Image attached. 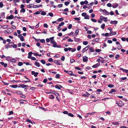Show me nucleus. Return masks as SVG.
I'll list each match as a JSON object with an SVG mask.
<instances>
[{
    "instance_id": "36",
    "label": "nucleus",
    "mask_w": 128,
    "mask_h": 128,
    "mask_svg": "<svg viewBox=\"0 0 128 128\" xmlns=\"http://www.w3.org/2000/svg\"><path fill=\"white\" fill-rule=\"evenodd\" d=\"M10 61L11 62H16V60L15 59H13L10 60Z\"/></svg>"
},
{
    "instance_id": "20",
    "label": "nucleus",
    "mask_w": 128,
    "mask_h": 128,
    "mask_svg": "<svg viewBox=\"0 0 128 128\" xmlns=\"http://www.w3.org/2000/svg\"><path fill=\"white\" fill-rule=\"evenodd\" d=\"M11 58L10 56H8L6 58V60L8 61H9L10 60Z\"/></svg>"
},
{
    "instance_id": "47",
    "label": "nucleus",
    "mask_w": 128,
    "mask_h": 128,
    "mask_svg": "<svg viewBox=\"0 0 128 128\" xmlns=\"http://www.w3.org/2000/svg\"><path fill=\"white\" fill-rule=\"evenodd\" d=\"M94 4L93 2H92L90 4H88V7H90L91 6H92V4Z\"/></svg>"
},
{
    "instance_id": "10",
    "label": "nucleus",
    "mask_w": 128,
    "mask_h": 128,
    "mask_svg": "<svg viewBox=\"0 0 128 128\" xmlns=\"http://www.w3.org/2000/svg\"><path fill=\"white\" fill-rule=\"evenodd\" d=\"M15 92L16 93L18 94L23 95L22 92L19 90H16Z\"/></svg>"
},
{
    "instance_id": "29",
    "label": "nucleus",
    "mask_w": 128,
    "mask_h": 128,
    "mask_svg": "<svg viewBox=\"0 0 128 128\" xmlns=\"http://www.w3.org/2000/svg\"><path fill=\"white\" fill-rule=\"evenodd\" d=\"M5 13L3 12L1 14V16L2 17L4 18Z\"/></svg>"
},
{
    "instance_id": "21",
    "label": "nucleus",
    "mask_w": 128,
    "mask_h": 128,
    "mask_svg": "<svg viewBox=\"0 0 128 128\" xmlns=\"http://www.w3.org/2000/svg\"><path fill=\"white\" fill-rule=\"evenodd\" d=\"M10 86L12 88H16L18 87V86L17 85H12Z\"/></svg>"
},
{
    "instance_id": "30",
    "label": "nucleus",
    "mask_w": 128,
    "mask_h": 128,
    "mask_svg": "<svg viewBox=\"0 0 128 128\" xmlns=\"http://www.w3.org/2000/svg\"><path fill=\"white\" fill-rule=\"evenodd\" d=\"M26 10L24 8L20 10V12L21 13L23 12L24 13L25 12Z\"/></svg>"
},
{
    "instance_id": "3",
    "label": "nucleus",
    "mask_w": 128,
    "mask_h": 128,
    "mask_svg": "<svg viewBox=\"0 0 128 128\" xmlns=\"http://www.w3.org/2000/svg\"><path fill=\"white\" fill-rule=\"evenodd\" d=\"M31 74L32 75H34V76L35 77H36L39 74L38 72H35L34 71H32Z\"/></svg>"
},
{
    "instance_id": "23",
    "label": "nucleus",
    "mask_w": 128,
    "mask_h": 128,
    "mask_svg": "<svg viewBox=\"0 0 128 128\" xmlns=\"http://www.w3.org/2000/svg\"><path fill=\"white\" fill-rule=\"evenodd\" d=\"M89 50L91 52H94V50L92 47H90L89 48Z\"/></svg>"
},
{
    "instance_id": "8",
    "label": "nucleus",
    "mask_w": 128,
    "mask_h": 128,
    "mask_svg": "<svg viewBox=\"0 0 128 128\" xmlns=\"http://www.w3.org/2000/svg\"><path fill=\"white\" fill-rule=\"evenodd\" d=\"M0 64L2 65H4V67H6L8 65V64L6 63L4 64V62H0Z\"/></svg>"
},
{
    "instance_id": "58",
    "label": "nucleus",
    "mask_w": 128,
    "mask_h": 128,
    "mask_svg": "<svg viewBox=\"0 0 128 128\" xmlns=\"http://www.w3.org/2000/svg\"><path fill=\"white\" fill-rule=\"evenodd\" d=\"M72 71H70L68 72V74H69L70 75V76H72V74H73V73H72Z\"/></svg>"
},
{
    "instance_id": "60",
    "label": "nucleus",
    "mask_w": 128,
    "mask_h": 128,
    "mask_svg": "<svg viewBox=\"0 0 128 128\" xmlns=\"http://www.w3.org/2000/svg\"><path fill=\"white\" fill-rule=\"evenodd\" d=\"M48 61L50 62H53V59L52 58H50L48 60Z\"/></svg>"
},
{
    "instance_id": "4",
    "label": "nucleus",
    "mask_w": 128,
    "mask_h": 128,
    "mask_svg": "<svg viewBox=\"0 0 128 128\" xmlns=\"http://www.w3.org/2000/svg\"><path fill=\"white\" fill-rule=\"evenodd\" d=\"M82 59L83 61L84 62H87L88 60V58L86 56H83Z\"/></svg>"
},
{
    "instance_id": "19",
    "label": "nucleus",
    "mask_w": 128,
    "mask_h": 128,
    "mask_svg": "<svg viewBox=\"0 0 128 128\" xmlns=\"http://www.w3.org/2000/svg\"><path fill=\"white\" fill-rule=\"evenodd\" d=\"M14 44V43L13 42H10L8 44V45L9 46H12V44Z\"/></svg>"
},
{
    "instance_id": "34",
    "label": "nucleus",
    "mask_w": 128,
    "mask_h": 128,
    "mask_svg": "<svg viewBox=\"0 0 128 128\" xmlns=\"http://www.w3.org/2000/svg\"><path fill=\"white\" fill-rule=\"evenodd\" d=\"M68 115L70 117H73L74 116V115L73 114H72L71 113L69 112Z\"/></svg>"
},
{
    "instance_id": "44",
    "label": "nucleus",
    "mask_w": 128,
    "mask_h": 128,
    "mask_svg": "<svg viewBox=\"0 0 128 128\" xmlns=\"http://www.w3.org/2000/svg\"><path fill=\"white\" fill-rule=\"evenodd\" d=\"M4 6L3 3L2 2H0V8H2Z\"/></svg>"
},
{
    "instance_id": "43",
    "label": "nucleus",
    "mask_w": 128,
    "mask_h": 128,
    "mask_svg": "<svg viewBox=\"0 0 128 128\" xmlns=\"http://www.w3.org/2000/svg\"><path fill=\"white\" fill-rule=\"evenodd\" d=\"M46 14V12L43 11H42L41 13V14L42 15H45Z\"/></svg>"
},
{
    "instance_id": "54",
    "label": "nucleus",
    "mask_w": 128,
    "mask_h": 128,
    "mask_svg": "<svg viewBox=\"0 0 128 128\" xmlns=\"http://www.w3.org/2000/svg\"><path fill=\"white\" fill-rule=\"evenodd\" d=\"M105 26V24H103L101 25V27L102 29H104V28Z\"/></svg>"
},
{
    "instance_id": "55",
    "label": "nucleus",
    "mask_w": 128,
    "mask_h": 128,
    "mask_svg": "<svg viewBox=\"0 0 128 128\" xmlns=\"http://www.w3.org/2000/svg\"><path fill=\"white\" fill-rule=\"evenodd\" d=\"M65 57L64 56H62L61 58V60L62 61H64L65 60Z\"/></svg>"
},
{
    "instance_id": "56",
    "label": "nucleus",
    "mask_w": 128,
    "mask_h": 128,
    "mask_svg": "<svg viewBox=\"0 0 128 128\" xmlns=\"http://www.w3.org/2000/svg\"><path fill=\"white\" fill-rule=\"evenodd\" d=\"M107 6L108 7H111L112 6L111 4L110 3H108V4H107Z\"/></svg>"
},
{
    "instance_id": "12",
    "label": "nucleus",
    "mask_w": 128,
    "mask_h": 128,
    "mask_svg": "<svg viewBox=\"0 0 128 128\" xmlns=\"http://www.w3.org/2000/svg\"><path fill=\"white\" fill-rule=\"evenodd\" d=\"M112 124L114 125H118L120 124V123L118 122H112Z\"/></svg>"
},
{
    "instance_id": "1",
    "label": "nucleus",
    "mask_w": 128,
    "mask_h": 128,
    "mask_svg": "<svg viewBox=\"0 0 128 128\" xmlns=\"http://www.w3.org/2000/svg\"><path fill=\"white\" fill-rule=\"evenodd\" d=\"M50 92H51V93L54 94L56 96H59V94L54 91H52V90H51L50 91Z\"/></svg>"
},
{
    "instance_id": "31",
    "label": "nucleus",
    "mask_w": 128,
    "mask_h": 128,
    "mask_svg": "<svg viewBox=\"0 0 128 128\" xmlns=\"http://www.w3.org/2000/svg\"><path fill=\"white\" fill-rule=\"evenodd\" d=\"M23 64V63L22 62H19L18 63V66H21Z\"/></svg>"
},
{
    "instance_id": "63",
    "label": "nucleus",
    "mask_w": 128,
    "mask_h": 128,
    "mask_svg": "<svg viewBox=\"0 0 128 128\" xmlns=\"http://www.w3.org/2000/svg\"><path fill=\"white\" fill-rule=\"evenodd\" d=\"M92 77L93 78L95 79L96 78V75H93L92 76Z\"/></svg>"
},
{
    "instance_id": "48",
    "label": "nucleus",
    "mask_w": 128,
    "mask_h": 128,
    "mask_svg": "<svg viewBox=\"0 0 128 128\" xmlns=\"http://www.w3.org/2000/svg\"><path fill=\"white\" fill-rule=\"evenodd\" d=\"M40 62L43 64H44L46 63L45 61L44 60H40Z\"/></svg>"
},
{
    "instance_id": "32",
    "label": "nucleus",
    "mask_w": 128,
    "mask_h": 128,
    "mask_svg": "<svg viewBox=\"0 0 128 128\" xmlns=\"http://www.w3.org/2000/svg\"><path fill=\"white\" fill-rule=\"evenodd\" d=\"M64 20V19H63V18H58V22H59V21H62V20Z\"/></svg>"
},
{
    "instance_id": "17",
    "label": "nucleus",
    "mask_w": 128,
    "mask_h": 128,
    "mask_svg": "<svg viewBox=\"0 0 128 128\" xmlns=\"http://www.w3.org/2000/svg\"><path fill=\"white\" fill-rule=\"evenodd\" d=\"M35 64L36 66L38 67H39L40 66V63L37 62H35Z\"/></svg>"
},
{
    "instance_id": "53",
    "label": "nucleus",
    "mask_w": 128,
    "mask_h": 128,
    "mask_svg": "<svg viewBox=\"0 0 128 128\" xmlns=\"http://www.w3.org/2000/svg\"><path fill=\"white\" fill-rule=\"evenodd\" d=\"M120 57V56L119 54H117L115 56V58L116 59H117L118 58H119Z\"/></svg>"
},
{
    "instance_id": "5",
    "label": "nucleus",
    "mask_w": 128,
    "mask_h": 128,
    "mask_svg": "<svg viewBox=\"0 0 128 128\" xmlns=\"http://www.w3.org/2000/svg\"><path fill=\"white\" fill-rule=\"evenodd\" d=\"M53 46H52L54 48H60V46H59L57 44V43L56 42L54 43H53L52 44Z\"/></svg>"
},
{
    "instance_id": "13",
    "label": "nucleus",
    "mask_w": 128,
    "mask_h": 128,
    "mask_svg": "<svg viewBox=\"0 0 128 128\" xmlns=\"http://www.w3.org/2000/svg\"><path fill=\"white\" fill-rule=\"evenodd\" d=\"M118 22L116 20H114L113 21H111L110 22V23L111 24H117Z\"/></svg>"
},
{
    "instance_id": "62",
    "label": "nucleus",
    "mask_w": 128,
    "mask_h": 128,
    "mask_svg": "<svg viewBox=\"0 0 128 128\" xmlns=\"http://www.w3.org/2000/svg\"><path fill=\"white\" fill-rule=\"evenodd\" d=\"M44 26L46 28H47L48 27V26L47 24H44Z\"/></svg>"
},
{
    "instance_id": "40",
    "label": "nucleus",
    "mask_w": 128,
    "mask_h": 128,
    "mask_svg": "<svg viewBox=\"0 0 128 128\" xmlns=\"http://www.w3.org/2000/svg\"><path fill=\"white\" fill-rule=\"evenodd\" d=\"M122 48V46H121L120 44L117 47V48L118 50L121 49Z\"/></svg>"
},
{
    "instance_id": "64",
    "label": "nucleus",
    "mask_w": 128,
    "mask_h": 128,
    "mask_svg": "<svg viewBox=\"0 0 128 128\" xmlns=\"http://www.w3.org/2000/svg\"><path fill=\"white\" fill-rule=\"evenodd\" d=\"M35 2L37 3H38L41 2V0H36Z\"/></svg>"
},
{
    "instance_id": "49",
    "label": "nucleus",
    "mask_w": 128,
    "mask_h": 128,
    "mask_svg": "<svg viewBox=\"0 0 128 128\" xmlns=\"http://www.w3.org/2000/svg\"><path fill=\"white\" fill-rule=\"evenodd\" d=\"M86 14L85 12H83L82 13V15L83 16H84V17L86 16Z\"/></svg>"
},
{
    "instance_id": "50",
    "label": "nucleus",
    "mask_w": 128,
    "mask_h": 128,
    "mask_svg": "<svg viewBox=\"0 0 128 128\" xmlns=\"http://www.w3.org/2000/svg\"><path fill=\"white\" fill-rule=\"evenodd\" d=\"M72 24H70L68 25V28L69 29H70L72 28Z\"/></svg>"
},
{
    "instance_id": "27",
    "label": "nucleus",
    "mask_w": 128,
    "mask_h": 128,
    "mask_svg": "<svg viewBox=\"0 0 128 128\" xmlns=\"http://www.w3.org/2000/svg\"><path fill=\"white\" fill-rule=\"evenodd\" d=\"M108 86L109 88H112L114 86V85L112 84H109L108 85Z\"/></svg>"
},
{
    "instance_id": "26",
    "label": "nucleus",
    "mask_w": 128,
    "mask_h": 128,
    "mask_svg": "<svg viewBox=\"0 0 128 128\" xmlns=\"http://www.w3.org/2000/svg\"><path fill=\"white\" fill-rule=\"evenodd\" d=\"M50 96L51 97L49 96L48 97L49 99H53L54 98V96L52 94Z\"/></svg>"
},
{
    "instance_id": "9",
    "label": "nucleus",
    "mask_w": 128,
    "mask_h": 128,
    "mask_svg": "<svg viewBox=\"0 0 128 128\" xmlns=\"http://www.w3.org/2000/svg\"><path fill=\"white\" fill-rule=\"evenodd\" d=\"M33 54L32 52H30L28 53V58H31L32 55Z\"/></svg>"
},
{
    "instance_id": "18",
    "label": "nucleus",
    "mask_w": 128,
    "mask_h": 128,
    "mask_svg": "<svg viewBox=\"0 0 128 128\" xmlns=\"http://www.w3.org/2000/svg\"><path fill=\"white\" fill-rule=\"evenodd\" d=\"M38 40H39V41L41 42H42V43H44L45 42V40L44 39H42L40 40V39H39Z\"/></svg>"
},
{
    "instance_id": "24",
    "label": "nucleus",
    "mask_w": 128,
    "mask_h": 128,
    "mask_svg": "<svg viewBox=\"0 0 128 128\" xmlns=\"http://www.w3.org/2000/svg\"><path fill=\"white\" fill-rule=\"evenodd\" d=\"M60 75L59 74H56V75L55 78H60Z\"/></svg>"
},
{
    "instance_id": "37",
    "label": "nucleus",
    "mask_w": 128,
    "mask_h": 128,
    "mask_svg": "<svg viewBox=\"0 0 128 128\" xmlns=\"http://www.w3.org/2000/svg\"><path fill=\"white\" fill-rule=\"evenodd\" d=\"M20 40L22 41H24V39L23 36H22L20 37Z\"/></svg>"
},
{
    "instance_id": "16",
    "label": "nucleus",
    "mask_w": 128,
    "mask_h": 128,
    "mask_svg": "<svg viewBox=\"0 0 128 128\" xmlns=\"http://www.w3.org/2000/svg\"><path fill=\"white\" fill-rule=\"evenodd\" d=\"M109 34H110V35L111 36H112V35H114L116 34V32H110L109 33Z\"/></svg>"
},
{
    "instance_id": "61",
    "label": "nucleus",
    "mask_w": 128,
    "mask_h": 128,
    "mask_svg": "<svg viewBox=\"0 0 128 128\" xmlns=\"http://www.w3.org/2000/svg\"><path fill=\"white\" fill-rule=\"evenodd\" d=\"M68 113L69 112L67 111H64V112H63V113L64 114H68Z\"/></svg>"
},
{
    "instance_id": "28",
    "label": "nucleus",
    "mask_w": 128,
    "mask_h": 128,
    "mask_svg": "<svg viewBox=\"0 0 128 128\" xmlns=\"http://www.w3.org/2000/svg\"><path fill=\"white\" fill-rule=\"evenodd\" d=\"M59 85L56 84L55 86V87L56 88H57L58 90H60V88L59 86Z\"/></svg>"
},
{
    "instance_id": "46",
    "label": "nucleus",
    "mask_w": 128,
    "mask_h": 128,
    "mask_svg": "<svg viewBox=\"0 0 128 128\" xmlns=\"http://www.w3.org/2000/svg\"><path fill=\"white\" fill-rule=\"evenodd\" d=\"M84 18L85 19H89V16L88 15H86L84 17Z\"/></svg>"
},
{
    "instance_id": "57",
    "label": "nucleus",
    "mask_w": 128,
    "mask_h": 128,
    "mask_svg": "<svg viewBox=\"0 0 128 128\" xmlns=\"http://www.w3.org/2000/svg\"><path fill=\"white\" fill-rule=\"evenodd\" d=\"M91 20L93 22H96V20L94 18H91Z\"/></svg>"
},
{
    "instance_id": "25",
    "label": "nucleus",
    "mask_w": 128,
    "mask_h": 128,
    "mask_svg": "<svg viewBox=\"0 0 128 128\" xmlns=\"http://www.w3.org/2000/svg\"><path fill=\"white\" fill-rule=\"evenodd\" d=\"M79 33V30L77 29L76 30L75 33L74 34H76V36L78 35Z\"/></svg>"
},
{
    "instance_id": "42",
    "label": "nucleus",
    "mask_w": 128,
    "mask_h": 128,
    "mask_svg": "<svg viewBox=\"0 0 128 128\" xmlns=\"http://www.w3.org/2000/svg\"><path fill=\"white\" fill-rule=\"evenodd\" d=\"M70 4V2H64V4L66 6H68Z\"/></svg>"
},
{
    "instance_id": "22",
    "label": "nucleus",
    "mask_w": 128,
    "mask_h": 128,
    "mask_svg": "<svg viewBox=\"0 0 128 128\" xmlns=\"http://www.w3.org/2000/svg\"><path fill=\"white\" fill-rule=\"evenodd\" d=\"M39 108L42 109V110H44V111H46L47 110V109L46 108H44L43 107H41L39 106Z\"/></svg>"
},
{
    "instance_id": "14",
    "label": "nucleus",
    "mask_w": 128,
    "mask_h": 128,
    "mask_svg": "<svg viewBox=\"0 0 128 128\" xmlns=\"http://www.w3.org/2000/svg\"><path fill=\"white\" fill-rule=\"evenodd\" d=\"M74 38L75 42H79L80 41V39L79 38H76L75 37H74Z\"/></svg>"
},
{
    "instance_id": "15",
    "label": "nucleus",
    "mask_w": 128,
    "mask_h": 128,
    "mask_svg": "<svg viewBox=\"0 0 128 128\" xmlns=\"http://www.w3.org/2000/svg\"><path fill=\"white\" fill-rule=\"evenodd\" d=\"M118 5V4H113L112 6L113 8H117Z\"/></svg>"
},
{
    "instance_id": "7",
    "label": "nucleus",
    "mask_w": 128,
    "mask_h": 128,
    "mask_svg": "<svg viewBox=\"0 0 128 128\" xmlns=\"http://www.w3.org/2000/svg\"><path fill=\"white\" fill-rule=\"evenodd\" d=\"M100 63H97V64H95L94 65H93L92 66V67L94 68H96L97 67H98V66H99L100 65Z\"/></svg>"
},
{
    "instance_id": "52",
    "label": "nucleus",
    "mask_w": 128,
    "mask_h": 128,
    "mask_svg": "<svg viewBox=\"0 0 128 128\" xmlns=\"http://www.w3.org/2000/svg\"><path fill=\"white\" fill-rule=\"evenodd\" d=\"M83 44L85 45H86L88 44V42L87 41H84L83 42Z\"/></svg>"
},
{
    "instance_id": "2",
    "label": "nucleus",
    "mask_w": 128,
    "mask_h": 128,
    "mask_svg": "<svg viewBox=\"0 0 128 128\" xmlns=\"http://www.w3.org/2000/svg\"><path fill=\"white\" fill-rule=\"evenodd\" d=\"M89 46H88L84 48L82 50V52L83 53L85 52L86 51H87L88 49L89 48Z\"/></svg>"
},
{
    "instance_id": "59",
    "label": "nucleus",
    "mask_w": 128,
    "mask_h": 128,
    "mask_svg": "<svg viewBox=\"0 0 128 128\" xmlns=\"http://www.w3.org/2000/svg\"><path fill=\"white\" fill-rule=\"evenodd\" d=\"M48 15L51 17H52L53 16V14L52 13H48Z\"/></svg>"
},
{
    "instance_id": "38",
    "label": "nucleus",
    "mask_w": 128,
    "mask_h": 128,
    "mask_svg": "<svg viewBox=\"0 0 128 128\" xmlns=\"http://www.w3.org/2000/svg\"><path fill=\"white\" fill-rule=\"evenodd\" d=\"M81 48V46H78L77 48V50L78 51H79L80 50Z\"/></svg>"
},
{
    "instance_id": "39",
    "label": "nucleus",
    "mask_w": 128,
    "mask_h": 128,
    "mask_svg": "<svg viewBox=\"0 0 128 128\" xmlns=\"http://www.w3.org/2000/svg\"><path fill=\"white\" fill-rule=\"evenodd\" d=\"M101 51V50L97 49H96L95 50V52L98 53L100 52Z\"/></svg>"
},
{
    "instance_id": "11",
    "label": "nucleus",
    "mask_w": 128,
    "mask_h": 128,
    "mask_svg": "<svg viewBox=\"0 0 128 128\" xmlns=\"http://www.w3.org/2000/svg\"><path fill=\"white\" fill-rule=\"evenodd\" d=\"M14 18V16L13 15H10L9 16H8L6 17V18L8 19H13Z\"/></svg>"
},
{
    "instance_id": "51",
    "label": "nucleus",
    "mask_w": 128,
    "mask_h": 128,
    "mask_svg": "<svg viewBox=\"0 0 128 128\" xmlns=\"http://www.w3.org/2000/svg\"><path fill=\"white\" fill-rule=\"evenodd\" d=\"M116 90L114 89H111L110 91V93H112V92H116Z\"/></svg>"
},
{
    "instance_id": "41",
    "label": "nucleus",
    "mask_w": 128,
    "mask_h": 128,
    "mask_svg": "<svg viewBox=\"0 0 128 128\" xmlns=\"http://www.w3.org/2000/svg\"><path fill=\"white\" fill-rule=\"evenodd\" d=\"M25 85L24 84H20V86L22 88H24V87H25Z\"/></svg>"
},
{
    "instance_id": "33",
    "label": "nucleus",
    "mask_w": 128,
    "mask_h": 128,
    "mask_svg": "<svg viewBox=\"0 0 128 128\" xmlns=\"http://www.w3.org/2000/svg\"><path fill=\"white\" fill-rule=\"evenodd\" d=\"M64 22H62L60 23L59 25V26H62V25H64Z\"/></svg>"
},
{
    "instance_id": "6",
    "label": "nucleus",
    "mask_w": 128,
    "mask_h": 128,
    "mask_svg": "<svg viewBox=\"0 0 128 128\" xmlns=\"http://www.w3.org/2000/svg\"><path fill=\"white\" fill-rule=\"evenodd\" d=\"M104 12L103 14L104 15H108L109 14V12H108L105 9H104L103 10Z\"/></svg>"
},
{
    "instance_id": "45",
    "label": "nucleus",
    "mask_w": 128,
    "mask_h": 128,
    "mask_svg": "<svg viewBox=\"0 0 128 128\" xmlns=\"http://www.w3.org/2000/svg\"><path fill=\"white\" fill-rule=\"evenodd\" d=\"M31 59L32 60H36V61H38V60H36V58L34 57H31Z\"/></svg>"
},
{
    "instance_id": "35",
    "label": "nucleus",
    "mask_w": 128,
    "mask_h": 128,
    "mask_svg": "<svg viewBox=\"0 0 128 128\" xmlns=\"http://www.w3.org/2000/svg\"><path fill=\"white\" fill-rule=\"evenodd\" d=\"M99 39V38H95L93 40V42H97L98 41Z\"/></svg>"
}]
</instances>
